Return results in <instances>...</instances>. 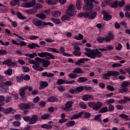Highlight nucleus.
I'll return each mask as SVG.
<instances>
[{"label":"nucleus","instance_id":"f257e3e1","mask_svg":"<svg viewBox=\"0 0 130 130\" xmlns=\"http://www.w3.org/2000/svg\"><path fill=\"white\" fill-rule=\"evenodd\" d=\"M85 49L86 52H84V54L90 58H99L102 57V53L99 51V50L103 52L107 50L106 49L104 48H99V49H95L92 50L89 48H86Z\"/></svg>","mask_w":130,"mask_h":130},{"label":"nucleus","instance_id":"f03ea898","mask_svg":"<svg viewBox=\"0 0 130 130\" xmlns=\"http://www.w3.org/2000/svg\"><path fill=\"white\" fill-rule=\"evenodd\" d=\"M84 2L85 4L84 7V10H85V11H89L93 9L94 7L93 3L96 5H98V4H99V2L98 1H96V0H84Z\"/></svg>","mask_w":130,"mask_h":130},{"label":"nucleus","instance_id":"7ed1b4c3","mask_svg":"<svg viewBox=\"0 0 130 130\" xmlns=\"http://www.w3.org/2000/svg\"><path fill=\"white\" fill-rule=\"evenodd\" d=\"M28 62L30 64H34V66H32V69H34V70H35V71H40L41 72H42V71H43V67L40 66V64H39V63H38L37 61L34 60H30L28 61Z\"/></svg>","mask_w":130,"mask_h":130},{"label":"nucleus","instance_id":"20e7f679","mask_svg":"<svg viewBox=\"0 0 130 130\" xmlns=\"http://www.w3.org/2000/svg\"><path fill=\"white\" fill-rule=\"evenodd\" d=\"M88 106L89 107H91L94 110H98L102 106V103L98 102V103H93L90 102L88 103Z\"/></svg>","mask_w":130,"mask_h":130},{"label":"nucleus","instance_id":"39448f33","mask_svg":"<svg viewBox=\"0 0 130 130\" xmlns=\"http://www.w3.org/2000/svg\"><path fill=\"white\" fill-rule=\"evenodd\" d=\"M32 23L35 26L39 27V28H44V21L37 19H33Z\"/></svg>","mask_w":130,"mask_h":130},{"label":"nucleus","instance_id":"423d86ee","mask_svg":"<svg viewBox=\"0 0 130 130\" xmlns=\"http://www.w3.org/2000/svg\"><path fill=\"white\" fill-rule=\"evenodd\" d=\"M68 14L69 16H75L77 13L76 9L73 5H71L68 7Z\"/></svg>","mask_w":130,"mask_h":130},{"label":"nucleus","instance_id":"0eeeda50","mask_svg":"<svg viewBox=\"0 0 130 130\" xmlns=\"http://www.w3.org/2000/svg\"><path fill=\"white\" fill-rule=\"evenodd\" d=\"M119 75H120V73L118 71H109L103 75V77H111L118 76Z\"/></svg>","mask_w":130,"mask_h":130},{"label":"nucleus","instance_id":"6e6552de","mask_svg":"<svg viewBox=\"0 0 130 130\" xmlns=\"http://www.w3.org/2000/svg\"><path fill=\"white\" fill-rule=\"evenodd\" d=\"M3 64H6L8 67H10V68H15L16 67V62L12 61V59H8L5 60L3 62Z\"/></svg>","mask_w":130,"mask_h":130},{"label":"nucleus","instance_id":"1a4fd4ad","mask_svg":"<svg viewBox=\"0 0 130 130\" xmlns=\"http://www.w3.org/2000/svg\"><path fill=\"white\" fill-rule=\"evenodd\" d=\"M35 4H36V2H35V0H33L29 2L22 4V7L23 8H31V7L35 6Z\"/></svg>","mask_w":130,"mask_h":130},{"label":"nucleus","instance_id":"9d476101","mask_svg":"<svg viewBox=\"0 0 130 130\" xmlns=\"http://www.w3.org/2000/svg\"><path fill=\"white\" fill-rule=\"evenodd\" d=\"M13 85V82L11 80H7L4 82L0 83V87L4 88L5 87H11Z\"/></svg>","mask_w":130,"mask_h":130},{"label":"nucleus","instance_id":"9b49d317","mask_svg":"<svg viewBox=\"0 0 130 130\" xmlns=\"http://www.w3.org/2000/svg\"><path fill=\"white\" fill-rule=\"evenodd\" d=\"M74 51H73V54L76 56H80L82 54V52L80 50H81V48L80 47L78 46H74Z\"/></svg>","mask_w":130,"mask_h":130},{"label":"nucleus","instance_id":"f8f14e48","mask_svg":"<svg viewBox=\"0 0 130 130\" xmlns=\"http://www.w3.org/2000/svg\"><path fill=\"white\" fill-rule=\"evenodd\" d=\"M74 103L72 101H68L65 104V107H62V109L65 111H69V109L71 108L73 106V104Z\"/></svg>","mask_w":130,"mask_h":130},{"label":"nucleus","instance_id":"ddd939ff","mask_svg":"<svg viewBox=\"0 0 130 130\" xmlns=\"http://www.w3.org/2000/svg\"><path fill=\"white\" fill-rule=\"evenodd\" d=\"M102 14L103 15H104L103 19L104 20H105V21H109V20H111V19L112 18V17L109 15L107 12L105 11H103Z\"/></svg>","mask_w":130,"mask_h":130},{"label":"nucleus","instance_id":"4468645a","mask_svg":"<svg viewBox=\"0 0 130 130\" xmlns=\"http://www.w3.org/2000/svg\"><path fill=\"white\" fill-rule=\"evenodd\" d=\"M88 60H90V59L86 58H80L76 61L75 63L78 66H80L81 65V63H85V62H86V61H88Z\"/></svg>","mask_w":130,"mask_h":130},{"label":"nucleus","instance_id":"2eb2a0df","mask_svg":"<svg viewBox=\"0 0 130 130\" xmlns=\"http://www.w3.org/2000/svg\"><path fill=\"white\" fill-rule=\"evenodd\" d=\"M40 86L39 87L40 90H43L45 89L46 87L48 86V83L46 81H41L40 83Z\"/></svg>","mask_w":130,"mask_h":130},{"label":"nucleus","instance_id":"dca6fc26","mask_svg":"<svg viewBox=\"0 0 130 130\" xmlns=\"http://www.w3.org/2000/svg\"><path fill=\"white\" fill-rule=\"evenodd\" d=\"M31 106L28 104H20L19 105L20 109H30Z\"/></svg>","mask_w":130,"mask_h":130},{"label":"nucleus","instance_id":"f3484780","mask_svg":"<svg viewBox=\"0 0 130 130\" xmlns=\"http://www.w3.org/2000/svg\"><path fill=\"white\" fill-rule=\"evenodd\" d=\"M113 39H114V36L113 34H109L108 36L105 38V41H106V42H110Z\"/></svg>","mask_w":130,"mask_h":130},{"label":"nucleus","instance_id":"a211bd4d","mask_svg":"<svg viewBox=\"0 0 130 130\" xmlns=\"http://www.w3.org/2000/svg\"><path fill=\"white\" fill-rule=\"evenodd\" d=\"M82 100L84 101H92L93 100V96L89 94L83 96Z\"/></svg>","mask_w":130,"mask_h":130},{"label":"nucleus","instance_id":"6ab92c4d","mask_svg":"<svg viewBox=\"0 0 130 130\" xmlns=\"http://www.w3.org/2000/svg\"><path fill=\"white\" fill-rule=\"evenodd\" d=\"M37 119H38V117L36 115H34L32 116L31 118L29 119V124H33V123H35L36 121H37Z\"/></svg>","mask_w":130,"mask_h":130},{"label":"nucleus","instance_id":"aec40b11","mask_svg":"<svg viewBox=\"0 0 130 130\" xmlns=\"http://www.w3.org/2000/svg\"><path fill=\"white\" fill-rule=\"evenodd\" d=\"M83 112H81L80 113H78L77 114L73 115L71 118L70 119H77V118H79V117H81L83 114Z\"/></svg>","mask_w":130,"mask_h":130},{"label":"nucleus","instance_id":"412c9836","mask_svg":"<svg viewBox=\"0 0 130 130\" xmlns=\"http://www.w3.org/2000/svg\"><path fill=\"white\" fill-rule=\"evenodd\" d=\"M28 47H29L31 49H34V48H36V47H38V48H39L40 46L38 45V44H36L35 43H32L31 44H29L27 45Z\"/></svg>","mask_w":130,"mask_h":130},{"label":"nucleus","instance_id":"4be33fe9","mask_svg":"<svg viewBox=\"0 0 130 130\" xmlns=\"http://www.w3.org/2000/svg\"><path fill=\"white\" fill-rule=\"evenodd\" d=\"M42 76L43 77H48V78H52L54 76V74L52 73H48L47 72H44L42 73Z\"/></svg>","mask_w":130,"mask_h":130},{"label":"nucleus","instance_id":"5701e85b","mask_svg":"<svg viewBox=\"0 0 130 130\" xmlns=\"http://www.w3.org/2000/svg\"><path fill=\"white\" fill-rule=\"evenodd\" d=\"M42 63L44 68H47V67L50 66V61L46 60L44 59Z\"/></svg>","mask_w":130,"mask_h":130},{"label":"nucleus","instance_id":"b1692460","mask_svg":"<svg viewBox=\"0 0 130 130\" xmlns=\"http://www.w3.org/2000/svg\"><path fill=\"white\" fill-rule=\"evenodd\" d=\"M97 15V14L96 12H89V15L88 16L89 19L90 20H92V19H95L96 18V16Z\"/></svg>","mask_w":130,"mask_h":130},{"label":"nucleus","instance_id":"393cba45","mask_svg":"<svg viewBox=\"0 0 130 130\" xmlns=\"http://www.w3.org/2000/svg\"><path fill=\"white\" fill-rule=\"evenodd\" d=\"M26 90H27L26 87H24L20 88V95L21 96V97H24V96H25V91H26Z\"/></svg>","mask_w":130,"mask_h":130},{"label":"nucleus","instance_id":"a878e982","mask_svg":"<svg viewBox=\"0 0 130 130\" xmlns=\"http://www.w3.org/2000/svg\"><path fill=\"white\" fill-rule=\"evenodd\" d=\"M48 101L49 102H57V101H58V99L55 96H51L48 99Z\"/></svg>","mask_w":130,"mask_h":130},{"label":"nucleus","instance_id":"bb28decb","mask_svg":"<svg viewBox=\"0 0 130 130\" xmlns=\"http://www.w3.org/2000/svg\"><path fill=\"white\" fill-rule=\"evenodd\" d=\"M11 6L14 7L16 5H20V1L19 0H12L10 2Z\"/></svg>","mask_w":130,"mask_h":130},{"label":"nucleus","instance_id":"cd10ccee","mask_svg":"<svg viewBox=\"0 0 130 130\" xmlns=\"http://www.w3.org/2000/svg\"><path fill=\"white\" fill-rule=\"evenodd\" d=\"M130 85V82L128 81H124L121 84L122 88H125L126 87H128Z\"/></svg>","mask_w":130,"mask_h":130},{"label":"nucleus","instance_id":"c85d7f7f","mask_svg":"<svg viewBox=\"0 0 130 130\" xmlns=\"http://www.w3.org/2000/svg\"><path fill=\"white\" fill-rule=\"evenodd\" d=\"M119 117L123 118V119H126V120H130V118H128V116L125 114H121Z\"/></svg>","mask_w":130,"mask_h":130},{"label":"nucleus","instance_id":"c756f323","mask_svg":"<svg viewBox=\"0 0 130 130\" xmlns=\"http://www.w3.org/2000/svg\"><path fill=\"white\" fill-rule=\"evenodd\" d=\"M76 8L77 10L82 9V2L80 0H78L76 2Z\"/></svg>","mask_w":130,"mask_h":130},{"label":"nucleus","instance_id":"7c9ffc66","mask_svg":"<svg viewBox=\"0 0 130 130\" xmlns=\"http://www.w3.org/2000/svg\"><path fill=\"white\" fill-rule=\"evenodd\" d=\"M87 81H88V79L85 77H80L77 82L78 83H84L85 82H87Z\"/></svg>","mask_w":130,"mask_h":130},{"label":"nucleus","instance_id":"2f4dec72","mask_svg":"<svg viewBox=\"0 0 130 130\" xmlns=\"http://www.w3.org/2000/svg\"><path fill=\"white\" fill-rule=\"evenodd\" d=\"M8 20L11 23V25L14 28H16L17 26H18V23H17L16 21H12V19H10V18H8Z\"/></svg>","mask_w":130,"mask_h":130},{"label":"nucleus","instance_id":"473e14b6","mask_svg":"<svg viewBox=\"0 0 130 130\" xmlns=\"http://www.w3.org/2000/svg\"><path fill=\"white\" fill-rule=\"evenodd\" d=\"M108 111H109V110H108V108H107V107H104L102 109H101L99 112L100 113H105V112H107Z\"/></svg>","mask_w":130,"mask_h":130},{"label":"nucleus","instance_id":"72a5a7b5","mask_svg":"<svg viewBox=\"0 0 130 130\" xmlns=\"http://www.w3.org/2000/svg\"><path fill=\"white\" fill-rule=\"evenodd\" d=\"M84 38V36H83V35L81 34H79L78 36L77 35L74 37V39L76 40H82Z\"/></svg>","mask_w":130,"mask_h":130},{"label":"nucleus","instance_id":"f704fd0d","mask_svg":"<svg viewBox=\"0 0 130 130\" xmlns=\"http://www.w3.org/2000/svg\"><path fill=\"white\" fill-rule=\"evenodd\" d=\"M76 124V122L75 121H69L67 124L66 125L67 126H69V127L71 126H74Z\"/></svg>","mask_w":130,"mask_h":130},{"label":"nucleus","instance_id":"c9c22d12","mask_svg":"<svg viewBox=\"0 0 130 130\" xmlns=\"http://www.w3.org/2000/svg\"><path fill=\"white\" fill-rule=\"evenodd\" d=\"M17 17L21 20H26V19H27L26 17H25L24 15H22V14H21L20 12L17 13Z\"/></svg>","mask_w":130,"mask_h":130},{"label":"nucleus","instance_id":"e433bc0d","mask_svg":"<svg viewBox=\"0 0 130 130\" xmlns=\"http://www.w3.org/2000/svg\"><path fill=\"white\" fill-rule=\"evenodd\" d=\"M25 56L29 57L30 58H34L35 56H38L36 53H32V54H25Z\"/></svg>","mask_w":130,"mask_h":130},{"label":"nucleus","instance_id":"4c0bfd02","mask_svg":"<svg viewBox=\"0 0 130 130\" xmlns=\"http://www.w3.org/2000/svg\"><path fill=\"white\" fill-rule=\"evenodd\" d=\"M52 15H53V17H59L60 16V12L58 11L52 12Z\"/></svg>","mask_w":130,"mask_h":130},{"label":"nucleus","instance_id":"58836bf2","mask_svg":"<svg viewBox=\"0 0 130 130\" xmlns=\"http://www.w3.org/2000/svg\"><path fill=\"white\" fill-rule=\"evenodd\" d=\"M36 17H37V18H40V19H42V20H43L46 18V15L43 14H38L36 15Z\"/></svg>","mask_w":130,"mask_h":130},{"label":"nucleus","instance_id":"ea45409f","mask_svg":"<svg viewBox=\"0 0 130 130\" xmlns=\"http://www.w3.org/2000/svg\"><path fill=\"white\" fill-rule=\"evenodd\" d=\"M47 53L48 52H41V53H38V55L40 57H46L47 56Z\"/></svg>","mask_w":130,"mask_h":130},{"label":"nucleus","instance_id":"a19ab883","mask_svg":"<svg viewBox=\"0 0 130 130\" xmlns=\"http://www.w3.org/2000/svg\"><path fill=\"white\" fill-rule=\"evenodd\" d=\"M50 117V114H45L41 116V118L43 120L48 119Z\"/></svg>","mask_w":130,"mask_h":130},{"label":"nucleus","instance_id":"79ce46f5","mask_svg":"<svg viewBox=\"0 0 130 130\" xmlns=\"http://www.w3.org/2000/svg\"><path fill=\"white\" fill-rule=\"evenodd\" d=\"M41 127H42V128H46V129H49L50 128H51V127H52V126H51V125L45 124L42 125Z\"/></svg>","mask_w":130,"mask_h":130},{"label":"nucleus","instance_id":"37998d69","mask_svg":"<svg viewBox=\"0 0 130 130\" xmlns=\"http://www.w3.org/2000/svg\"><path fill=\"white\" fill-rule=\"evenodd\" d=\"M4 113L8 114L9 113H11V112H12V111H13V108H9L6 109L5 110L4 109Z\"/></svg>","mask_w":130,"mask_h":130},{"label":"nucleus","instance_id":"c03bdc74","mask_svg":"<svg viewBox=\"0 0 130 130\" xmlns=\"http://www.w3.org/2000/svg\"><path fill=\"white\" fill-rule=\"evenodd\" d=\"M123 88L120 89L119 90V93H125V92L128 91V89L126 87H122Z\"/></svg>","mask_w":130,"mask_h":130},{"label":"nucleus","instance_id":"a18cd8bd","mask_svg":"<svg viewBox=\"0 0 130 130\" xmlns=\"http://www.w3.org/2000/svg\"><path fill=\"white\" fill-rule=\"evenodd\" d=\"M68 77H69L70 79H76V78L78 77V75L72 73L69 74Z\"/></svg>","mask_w":130,"mask_h":130},{"label":"nucleus","instance_id":"49530a36","mask_svg":"<svg viewBox=\"0 0 130 130\" xmlns=\"http://www.w3.org/2000/svg\"><path fill=\"white\" fill-rule=\"evenodd\" d=\"M44 59L43 58H41L39 57H37L35 58V60L36 61H37V62L38 63H39L38 62H39L40 63H42V62H43Z\"/></svg>","mask_w":130,"mask_h":130},{"label":"nucleus","instance_id":"de8ad7c7","mask_svg":"<svg viewBox=\"0 0 130 130\" xmlns=\"http://www.w3.org/2000/svg\"><path fill=\"white\" fill-rule=\"evenodd\" d=\"M97 41L98 42L101 43H103L104 41H105V38L102 37H100L97 38Z\"/></svg>","mask_w":130,"mask_h":130},{"label":"nucleus","instance_id":"09e8293b","mask_svg":"<svg viewBox=\"0 0 130 130\" xmlns=\"http://www.w3.org/2000/svg\"><path fill=\"white\" fill-rule=\"evenodd\" d=\"M66 81L61 79L58 80L57 81V85H62V84H66Z\"/></svg>","mask_w":130,"mask_h":130},{"label":"nucleus","instance_id":"8fccbe9b","mask_svg":"<svg viewBox=\"0 0 130 130\" xmlns=\"http://www.w3.org/2000/svg\"><path fill=\"white\" fill-rule=\"evenodd\" d=\"M79 106L83 109H86L87 108V106H86V104H85V103H84V102H80Z\"/></svg>","mask_w":130,"mask_h":130},{"label":"nucleus","instance_id":"3c124183","mask_svg":"<svg viewBox=\"0 0 130 130\" xmlns=\"http://www.w3.org/2000/svg\"><path fill=\"white\" fill-rule=\"evenodd\" d=\"M122 65L119 63L116 62L112 64V68H120Z\"/></svg>","mask_w":130,"mask_h":130},{"label":"nucleus","instance_id":"603ef678","mask_svg":"<svg viewBox=\"0 0 130 130\" xmlns=\"http://www.w3.org/2000/svg\"><path fill=\"white\" fill-rule=\"evenodd\" d=\"M49 51H52V52H54L55 53H59V51L57 50V49L54 48H49Z\"/></svg>","mask_w":130,"mask_h":130},{"label":"nucleus","instance_id":"864d4df0","mask_svg":"<svg viewBox=\"0 0 130 130\" xmlns=\"http://www.w3.org/2000/svg\"><path fill=\"white\" fill-rule=\"evenodd\" d=\"M61 21H66V20H70V16L69 15L62 16L61 18Z\"/></svg>","mask_w":130,"mask_h":130},{"label":"nucleus","instance_id":"5fc2aeb1","mask_svg":"<svg viewBox=\"0 0 130 130\" xmlns=\"http://www.w3.org/2000/svg\"><path fill=\"white\" fill-rule=\"evenodd\" d=\"M82 70L81 68H76L74 70V71H73V73L74 74H80L81 73Z\"/></svg>","mask_w":130,"mask_h":130},{"label":"nucleus","instance_id":"6e6d98bb","mask_svg":"<svg viewBox=\"0 0 130 130\" xmlns=\"http://www.w3.org/2000/svg\"><path fill=\"white\" fill-rule=\"evenodd\" d=\"M47 4H48V5H55L56 4V1L48 0L47 1Z\"/></svg>","mask_w":130,"mask_h":130},{"label":"nucleus","instance_id":"4d7b16f0","mask_svg":"<svg viewBox=\"0 0 130 130\" xmlns=\"http://www.w3.org/2000/svg\"><path fill=\"white\" fill-rule=\"evenodd\" d=\"M12 73L13 70L11 69H9L5 74H6V75H8V76H10L12 75Z\"/></svg>","mask_w":130,"mask_h":130},{"label":"nucleus","instance_id":"13d9d810","mask_svg":"<svg viewBox=\"0 0 130 130\" xmlns=\"http://www.w3.org/2000/svg\"><path fill=\"white\" fill-rule=\"evenodd\" d=\"M118 6V2L116 1L114 3H112V5H111V8H116Z\"/></svg>","mask_w":130,"mask_h":130},{"label":"nucleus","instance_id":"bf43d9fd","mask_svg":"<svg viewBox=\"0 0 130 130\" xmlns=\"http://www.w3.org/2000/svg\"><path fill=\"white\" fill-rule=\"evenodd\" d=\"M13 125L14 126H20V125H21V122H20L18 121H15L13 122Z\"/></svg>","mask_w":130,"mask_h":130},{"label":"nucleus","instance_id":"052dcab7","mask_svg":"<svg viewBox=\"0 0 130 130\" xmlns=\"http://www.w3.org/2000/svg\"><path fill=\"white\" fill-rule=\"evenodd\" d=\"M23 77L22 76H17L16 77V81L19 82H23Z\"/></svg>","mask_w":130,"mask_h":130},{"label":"nucleus","instance_id":"680f3d73","mask_svg":"<svg viewBox=\"0 0 130 130\" xmlns=\"http://www.w3.org/2000/svg\"><path fill=\"white\" fill-rule=\"evenodd\" d=\"M76 91H77L78 92H82V91H84V86H79L77 87Z\"/></svg>","mask_w":130,"mask_h":130},{"label":"nucleus","instance_id":"e2e57ef3","mask_svg":"<svg viewBox=\"0 0 130 130\" xmlns=\"http://www.w3.org/2000/svg\"><path fill=\"white\" fill-rule=\"evenodd\" d=\"M57 89L60 91V92H63V91H66V88L62 86H58Z\"/></svg>","mask_w":130,"mask_h":130},{"label":"nucleus","instance_id":"0e129e2a","mask_svg":"<svg viewBox=\"0 0 130 130\" xmlns=\"http://www.w3.org/2000/svg\"><path fill=\"white\" fill-rule=\"evenodd\" d=\"M15 52L17 55H24V53H23V52L21 50H17L15 51Z\"/></svg>","mask_w":130,"mask_h":130},{"label":"nucleus","instance_id":"69168bd1","mask_svg":"<svg viewBox=\"0 0 130 130\" xmlns=\"http://www.w3.org/2000/svg\"><path fill=\"white\" fill-rule=\"evenodd\" d=\"M0 54L2 55H7L8 52L5 50H0Z\"/></svg>","mask_w":130,"mask_h":130},{"label":"nucleus","instance_id":"338daca9","mask_svg":"<svg viewBox=\"0 0 130 130\" xmlns=\"http://www.w3.org/2000/svg\"><path fill=\"white\" fill-rule=\"evenodd\" d=\"M95 120H99V121H101V115L99 114L95 116Z\"/></svg>","mask_w":130,"mask_h":130},{"label":"nucleus","instance_id":"774afa93","mask_svg":"<svg viewBox=\"0 0 130 130\" xmlns=\"http://www.w3.org/2000/svg\"><path fill=\"white\" fill-rule=\"evenodd\" d=\"M116 108L118 110H123V107L120 105H117L116 106Z\"/></svg>","mask_w":130,"mask_h":130}]
</instances>
